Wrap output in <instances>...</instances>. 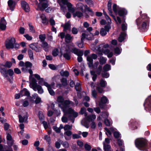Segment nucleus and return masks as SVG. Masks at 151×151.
Segmentation results:
<instances>
[{"instance_id":"f257e3e1","label":"nucleus","mask_w":151,"mask_h":151,"mask_svg":"<svg viewBox=\"0 0 151 151\" xmlns=\"http://www.w3.org/2000/svg\"><path fill=\"white\" fill-rule=\"evenodd\" d=\"M57 102L59 107L63 111L65 116L68 117L73 123L74 122L75 118L78 115V112H75L71 108H68L70 106V105H73V103L68 100L64 101L63 97L61 96L58 97Z\"/></svg>"},{"instance_id":"f03ea898","label":"nucleus","mask_w":151,"mask_h":151,"mask_svg":"<svg viewBox=\"0 0 151 151\" xmlns=\"http://www.w3.org/2000/svg\"><path fill=\"white\" fill-rule=\"evenodd\" d=\"M136 23L138 29L140 32H145L148 30L149 25V20L147 17L146 14H144L136 20Z\"/></svg>"},{"instance_id":"7ed1b4c3","label":"nucleus","mask_w":151,"mask_h":151,"mask_svg":"<svg viewBox=\"0 0 151 151\" xmlns=\"http://www.w3.org/2000/svg\"><path fill=\"white\" fill-rule=\"evenodd\" d=\"M32 77V76H29V77L30 87L35 91H37L38 93H44V90L42 87L40 85L37 84L36 80Z\"/></svg>"},{"instance_id":"20e7f679","label":"nucleus","mask_w":151,"mask_h":151,"mask_svg":"<svg viewBox=\"0 0 151 151\" xmlns=\"http://www.w3.org/2000/svg\"><path fill=\"white\" fill-rule=\"evenodd\" d=\"M5 46L7 49H18L19 45L15 43V39L13 37H9L5 41Z\"/></svg>"},{"instance_id":"39448f33","label":"nucleus","mask_w":151,"mask_h":151,"mask_svg":"<svg viewBox=\"0 0 151 151\" xmlns=\"http://www.w3.org/2000/svg\"><path fill=\"white\" fill-rule=\"evenodd\" d=\"M136 147L140 150H144L146 147L147 141L144 138L137 139L135 142Z\"/></svg>"},{"instance_id":"423d86ee","label":"nucleus","mask_w":151,"mask_h":151,"mask_svg":"<svg viewBox=\"0 0 151 151\" xmlns=\"http://www.w3.org/2000/svg\"><path fill=\"white\" fill-rule=\"evenodd\" d=\"M112 8L113 10L116 15L118 13L120 16H124L127 14V11L126 9L120 8L116 4H114Z\"/></svg>"},{"instance_id":"0eeeda50","label":"nucleus","mask_w":151,"mask_h":151,"mask_svg":"<svg viewBox=\"0 0 151 151\" xmlns=\"http://www.w3.org/2000/svg\"><path fill=\"white\" fill-rule=\"evenodd\" d=\"M69 1V0H58L57 1L60 6L61 10H63V6L62 4L66 5L68 7V11L73 13L75 11V9L72 7V4L68 2Z\"/></svg>"},{"instance_id":"6e6552de","label":"nucleus","mask_w":151,"mask_h":151,"mask_svg":"<svg viewBox=\"0 0 151 151\" xmlns=\"http://www.w3.org/2000/svg\"><path fill=\"white\" fill-rule=\"evenodd\" d=\"M32 65V64L30 62H26L25 63L24 67L22 68V71L28 72L30 74V76H39L37 74L32 75L33 72L31 69Z\"/></svg>"},{"instance_id":"1a4fd4ad","label":"nucleus","mask_w":151,"mask_h":151,"mask_svg":"<svg viewBox=\"0 0 151 151\" xmlns=\"http://www.w3.org/2000/svg\"><path fill=\"white\" fill-rule=\"evenodd\" d=\"M107 8L109 11V15L112 16L116 22H117V21L119 24H121V18L119 17H117L116 19L115 16L112 14L111 7V0H109L108 1L107 4Z\"/></svg>"},{"instance_id":"9d476101","label":"nucleus","mask_w":151,"mask_h":151,"mask_svg":"<svg viewBox=\"0 0 151 151\" xmlns=\"http://www.w3.org/2000/svg\"><path fill=\"white\" fill-rule=\"evenodd\" d=\"M58 36H60L62 39L65 38V41L67 43L70 42L72 39V37L69 34H67L65 35V33L64 32H60Z\"/></svg>"},{"instance_id":"9b49d317","label":"nucleus","mask_w":151,"mask_h":151,"mask_svg":"<svg viewBox=\"0 0 151 151\" xmlns=\"http://www.w3.org/2000/svg\"><path fill=\"white\" fill-rule=\"evenodd\" d=\"M97 55L94 53L92 54L91 55H89L87 57V60L88 62V64L89 67H92L93 66V59H96L97 58Z\"/></svg>"},{"instance_id":"f8f14e48","label":"nucleus","mask_w":151,"mask_h":151,"mask_svg":"<svg viewBox=\"0 0 151 151\" xmlns=\"http://www.w3.org/2000/svg\"><path fill=\"white\" fill-rule=\"evenodd\" d=\"M35 4L38 5V7L40 10L41 11L44 10L48 6V2L47 1L40 2L39 4H38V2L35 0Z\"/></svg>"},{"instance_id":"ddd939ff","label":"nucleus","mask_w":151,"mask_h":151,"mask_svg":"<svg viewBox=\"0 0 151 151\" xmlns=\"http://www.w3.org/2000/svg\"><path fill=\"white\" fill-rule=\"evenodd\" d=\"M70 52L74 53L78 56H83V51L75 47H73L70 51Z\"/></svg>"},{"instance_id":"4468645a","label":"nucleus","mask_w":151,"mask_h":151,"mask_svg":"<svg viewBox=\"0 0 151 151\" xmlns=\"http://www.w3.org/2000/svg\"><path fill=\"white\" fill-rule=\"evenodd\" d=\"M34 76H32V77L35 78V80L37 79L38 80V83L39 85H40L42 86L44 85L46 87H47L49 84H48L45 81L44 79L42 78H41L40 76H34L35 77H33Z\"/></svg>"},{"instance_id":"2eb2a0df","label":"nucleus","mask_w":151,"mask_h":151,"mask_svg":"<svg viewBox=\"0 0 151 151\" xmlns=\"http://www.w3.org/2000/svg\"><path fill=\"white\" fill-rule=\"evenodd\" d=\"M28 117V114L26 112L21 115H19V122L27 123Z\"/></svg>"},{"instance_id":"dca6fc26","label":"nucleus","mask_w":151,"mask_h":151,"mask_svg":"<svg viewBox=\"0 0 151 151\" xmlns=\"http://www.w3.org/2000/svg\"><path fill=\"white\" fill-rule=\"evenodd\" d=\"M29 47L37 52H40L42 50L41 47L38 45L37 43H32L29 45Z\"/></svg>"},{"instance_id":"f3484780","label":"nucleus","mask_w":151,"mask_h":151,"mask_svg":"<svg viewBox=\"0 0 151 151\" xmlns=\"http://www.w3.org/2000/svg\"><path fill=\"white\" fill-rule=\"evenodd\" d=\"M111 68L110 65L108 64H106L103 67L104 71L102 73V76H109V74L107 71L110 70Z\"/></svg>"},{"instance_id":"a211bd4d","label":"nucleus","mask_w":151,"mask_h":151,"mask_svg":"<svg viewBox=\"0 0 151 151\" xmlns=\"http://www.w3.org/2000/svg\"><path fill=\"white\" fill-rule=\"evenodd\" d=\"M21 6L22 8L26 12H29L30 10V8L28 4L26 1H21Z\"/></svg>"},{"instance_id":"6ab92c4d","label":"nucleus","mask_w":151,"mask_h":151,"mask_svg":"<svg viewBox=\"0 0 151 151\" xmlns=\"http://www.w3.org/2000/svg\"><path fill=\"white\" fill-rule=\"evenodd\" d=\"M110 27L109 26L105 25L104 28H101L100 31V35L102 36L105 35L107 32L109 31Z\"/></svg>"},{"instance_id":"aec40b11","label":"nucleus","mask_w":151,"mask_h":151,"mask_svg":"<svg viewBox=\"0 0 151 151\" xmlns=\"http://www.w3.org/2000/svg\"><path fill=\"white\" fill-rule=\"evenodd\" d=\"M63 57L66 59L68 60L71 58V54L70 50L68 49H66L65 50V52L63 54Z\"/></svg>"},{"instance_id":"412c9836","label":"nucleus","mask_w":151,"mask_h":151,"mask_svg":"<svg viewBox=\"0 0 151 151\" xmlns=\"http://www.w3.org/2000/svg\"><path fill=\"white\" fill-rule=\"evenodd\" d=\"M6 21L4 19V17H3L1 18L0 22V28L1 29L3 30H5L6 28Z\"/></svg>"},{"instance_id":"4be33fe9","label":"nucleus","mask_w":151,"mask_h":151,"mask_svg":"<svg viewBox=\"0 0 151 151\" xmlns=\"http://www.w3.org/2000/svg\"><path fill=\"white\" fill-rule=\"evenodd\" d=\"M72 132L70 130L65 131L64 133V136L65 139L66 140H69L71 138Z\"/></svg>"},{"instance_id":"5701e85b","label":"nucleus","mask_w":151,"mask_h":151,"mask_svg":"<svg viewBox=\"0 0 151 151\" xmlns=\"http://www.w3.org/2000/svg\"><path fill=\"white\" fill-rule=\"evenodd\" d=\"M41 43V44H40V45L43 48V49L45 52L48 51L49 46L48 45V43L46 41L42 42Z\"/></svg>"},{"instance_id":"b1692460","label":"nucleus","mask_w":151,"mask_h":151,"mask_svg":"<svg viewBox=\"0 0 151 151\" xmlns=\"http://www.w3.org/2000/svg\"><path fill=\"white\" fill-rule=\"evenodd\" d=\"M85 118L88 122H93V121L96 118V116L94 114H92L87 116V113H85Z\"/></svg>"},{"instance_id":"393cba45","label":"nucleus","mask_w":151,"mask_h":151,"mask_svg":"<svg viewBox=\"0 0 151 151\" xmlns=\"http://www.w3.org/2000/svg\"><path fill=\"white\" fill-rule=\"evenodd\" d=\"M61 26L63 27V30L65 31L67 30H70L71 24L69 21L66 22L64 25L62 24Z\"/></svg>"},{"instance_id":"a878e982","label":"nucleus","mask_w":151,"mask_h":151,"mask_svg":"<svg viewBox=\"0 0 151 151\" xmlns=\"http://www.w3.org/2000/svg\"><path fill=\"white\" fill-rule=\"evenodd\" d=\"M30 93L26 88H24L21 90L19 93V97L21 96H29Z\"/></svg>"},{"instance_id":"bb28decb","label":"nucleus","mask_w":151,"mask_h":151,"mask_svg":"<svg viewBox=\"0 0 151 151\" xmlns=\"http://www.w3.org/2000/svg\"><path fill=\"white\" fill-rule=\"evenodd\" d=\"M108 99L105 96H103L101 98V102L99 103V105L101 107H103L102 104H104L107 103L108 102Z\"/></svg>"},{"instance_id":"cd10ccee","label":"nucleus","mask_w":151,"mask_h":151,"mask_svg":"<svg viewBox=\"0 0 151 151\" xmlns=\"http://www.w3.org/2000/svg\"><path fill=\"white\" fill-rule=\"evenodd\" d=\"M8 4L10 9L12 11H13L14 10V8L15 5V2L12 0H9L8 1Z\"/></svg>"},{"instance_id":"c85d7f7f","label":"nucleus","mask_w":151,"mask_h":151,"mask_svg":"<svg viewBox=\"0 0 151 151\" xmlns=\"http://www.w3.org/2000/svg\"><path fill=\"white\" fill-rule=\"evenodd\" d=\"M104 129L106 131V134L108 137L111 135V131L113 132L115 130H116V129L115 128H114L113 127H111L110 128V129H109L106 127H105L104 128Z\"/></svg>"},{"instance_id":"c756f323","label":"nucleus","mask_w":151,"mask_h":151,"mask_svg":"<svg viewBox=\"0 0 151 151\" xmlns=\"http://www.w3.org/2000/svg\"><path fill=\"white\" fill-rule=\"evenodd\" d=\"M126 35V33L124 32H121L118 38L119 41L120 42H122L124 40Z\"/></svg>"},{"instance_id":"7c9ffc66","label":"nucleus","mask_w":151,"mask_h":151,"mask_svg":"<svg viewBox=\"0 0 151 151\" xmlns=\"http://www.w3.org/2000/svg\"><path fill=\"white\" fill-rule=\"evenodd\" d=\"M54 85L52 84H49V86L46 87L47 88V89L50 94L52 96H53L55 94V93L53 90L52 89V87Z\"/></svg>"},{"instance_id":"2f4dec72","label":"nucleus","mask_w":151,"mask_h":151,"mask_svg":"<svg viewBox=\"0 0 151 151\" xmlns=\"http://www.w3.org/2000/svg\"><path fill=\"white\" fill-rule=\"evenodd\" d=\"M104 53L105 55H107L108 58H111L113 55L112 52H110V50L108 49L104 50Z\"/></svg>"},{"instance_id":"473e14b6","label":"nucleus","mask_w":151,"mask_h":151,"mask_svg":"<svg viewBox=\"0 0 151 151\" xmlns=\"http://www.w3.org/2000/svg\"><path fill=\"white\" fill-rule=\"evenodd\" d=\"M96 50L97 51L99 52L101 55H102V52L104 50V49L103 47V44H101L98 46L96 47L95 48Z\"/></svg>"},{"instance_id":"72a5a7b5","label":"nucleus","mask_w":151,"mask_h":151,"mask_svg":"<svg viewBox=\"0 0 151 151\" xmlns=\"http://www.w3.org/2000/svg\"><path fill=\"white\" fill-rule=\"evenodd\" d=\"M84 6V5L81 2L78 3L76 4V7L78 9H80L82 12H83L84 11L83 9Z\"/></svg>"},{"instance_id":"f704fd0d","label":"nucleus","mask_w":151,"mask_h":151,"mask_svg":"<svg viewBox=\"0 0 151 151\" xmlns=\"http://www.w3.org/2000/svg\"><path fill=\"white\" fill-rule=\"evenodd\" d=\"M39 37L40 40L38 41V42H41L45 41L46 36L45 34H41L40 35Z\"/></svg>"},{"instance_id":"c9c22d12","label":"nucleus","mask_w":151,"mask_h":151,"mask_svg":"<svg viewBox=\"0 0 151 151\" xmlns=\"http://www.w3.org/2000/svg\"><path fill=\"white\" fill-rule=\"evenodd\" d=\"M104 148V151H111V146L109 144H105L103 143Z\"/></svg>"},{"instance_id":"e433bc0d","label":"nucleus","mask_w":151,"mask_h":151,"mask_svg":"<svg viewBox=\"0 0 151 151\" xmlns=\"http://www.w3.org/2000/svg\"><path fill=\"white\" fill-rule=\"evenodd\" d=\"M83 15L82 13L79 11H77L73 14V15L74 17H81Z\"/></svg>"},{"instance_id":"4c0bfd02","label":"nucleus","mask_w":151,"mask_h":151,"mask_svg":"<svg viewBox=\"0 0 151 151\" xmlns=\"http://www.w3.org/2000/svg\"><path fill=\"white\" fill-rule=\"evenodd\" d=\"M38 116L41 122L44 121L45 117L42 112L39 111V112Z\"/></svg>"},{"instance_id":"58836bf2","label":"nucleus","mask_w":151,"mask_h":151,"mask_svg":"<svg viewBox=\"0 0 151 151\" xmlns=\"http://www.w3.org/2000/svg\"><path fill=\"white\" fill-rule=\"evenodd\" d=\"M100 63L101 65L105 64L106 61V59L103 56H101L99 60Z\"/></svg>"},{"instance_id":"ea45409f","label":"nucleus","mask_w":151,"mask_h":151,"mask_svg":"<svg viewBox=\"0 0 151 151\" xmlns=\"http://www.w3.org/2000/svg\"><path fill=\"white\" fill-rule=\"evenodd\" d=\"M12 65V63L11 62L7 61L6 62L4 65H1L9 68L11 67Z\"/></svg>"},{"instance_id":"a19ab883","label":"nucleus","mask_w":151,"mask_h":151,"mask_svg":"<svg viewBox=\"0 0 151 151\" xmlns=\"http://www.w3.org/2000/svg\"><path fill=\"white\" fill-rule=\"evenodd\" d=\"M72 125L66 124L64 127V129L65 131L70 130L72 129Z\"/></svg>"},{"instance_id":"79ce46f5","label":"nucleus","mask_w":151,"mask_h":151,"mask_svg":"<svg viewBox=\"0 0 151 151\" xmlns=\"http://www.w3.org/2000/svg\"><path fill=\"white\" fill-rule=\"evenodd\" d=\"M29 57L31 60L33 59V53L32 50L29 49L28 50Z\"/></svg>"},{"instance_id":"37998d69","label":"nucleus","mask_w":151,"mask_h":151,"mask_svg":"<svg viewBox=\"0 0 151 151\" xmlns=\"http://www.w3.org/2000/svg\"><path fill=\"white\" fill-rule=\"evenodd\" d=\"M84 8V9L85 11H88L91 12L92 14H93V12L92 10L87 5H85Z\"/></svg>"},{"instance_id":"c03bdc74","label":"nucleus","mask_w":151,"mask_h":151,"mask_svg":"<svg viewBox=\"0 0 151 151\" xmlns=\"http://www.w3.org/2000/svg\"><path fill=\"white\" fill-rule=\"evenodd\" d=\"M40 18L42 20V22L43 23H46L47 22V20L45 15L42 14L40 16Z\"/></svg>"},{"instance_id":"a18cd8bd","label":"nucleus","mask_w":151,"mask_h":151,"mask_svg":"<svg viewBox=\"0 0 151 151\" xmlns=\"http://www.w3.org/2000/svg\"><path fill=\"white\" fill-rule=\"evenodd\" d=\"M6 71L7 70L5 68L0 66V72L2 74L6 76Z\"/></svg>"},{"instance_id":"49530a36","label":"nucleus","mask_w":151,"mask_h":151,"mask_svg":"<svg viewBox=\"0 0 151 151\" xmlns=\"http://www.w3.org/2000/svg\"><path fill=\"white\" fill-rule=\"evenodd\" d=\"M14 71L12 69H9L7 70L6 74V76L9 75V76H13L14 74Z\"/></svg>"},{"instance_id":"de8ad7c7","label":"nucleus","mask_w":151,"mask_h":151,"mask_svg":"<svg viewBox=\"0 0 151 151\" xmlns=\"http://www.w3.org/2000/svg\"><path fill=\"white\" fill-rule=\"evenodd\" d=\"M19 127L20 128V129H21V131H20L19 132V133L21 134V135H22L24 132V124L23 123L21 124H19Z\"/></svg>"},{"instance_id":"09e8293b","label":"nucleus","mask_w":151,"mask_h":151,"mask_svg":"<svg viewBox=\"0 0 151 151\" xmlns=\"http://www.w3.org/2000/svg\"><path fill=\"white\" fill-rule=\"evenodd\" d=\"M59 53V50L58 49L56 48L53 50L52 52V55L54 56H56Z\"/></svg>"},{"instance_id":"8fccbe9b","label":"nucleus","mask_w":151,"mask_h":151,"mask_svg":"<svg viewBox=\"0 0 151 151\" xmlns=\"http://www.w3.org/2000/svg\"><path fill=\"white\" fill-rule=\"evenodd\" d=\"M105 18L107 22L108 25L107 26H109L110 27V25L111 24V18L108 16H106Z\"/></svg>"},{"instance_id":"3c124183","label":"nucleus","mask_w":151,"mask_h":151,"mask_svg":"<svg viewBox=\"0 0 151 151\" xmlns=\"http://www.w3.org/2000/svg\"><path fill=\"white\" fill-rule=\"evenodd\" d=\"M61 76H69V73L66 71H64L63 70H61L60 73Z\"/></svg>"},{"instance_id":"603ef678","label":"nucleus","mask_w":151,"mask_h":151,"mask_svg":"<svg viewBox=\"0 0 151 151\" xmlns=\"http://www.w3.org/2000/svg\"><path fill=\"white\" fill-rule=\"evenodd\" d=\"M114 51L115 54H117V55L120 54L121 52V50L118 47H116L114 50Z\"/></svg>"},{"instance_id":"864d4df0","label":"nucleus","mask_w":151,"mask_h":151,"mask_svg":"<svg viewBox=\"0 0 151 151\" xmlns=\"http://www.w3.org/2000/svg\"><path fill=\"white\" fill-rule=\"evenodd\" d=\"M61 140L60 139H58V141H57L55 143V147L58 149L60 147V142H61Z\"/></svg>"},{"instance_id":"5fc2aeb1","label":"nucleus","mask_w":151,"mask_h":151,"mask_svg":"<svg viewBox=\"0 0 151 151\" xmlns=\"http://www.w3.org/2000/svg\"><path fill=\"white\" fill-rule=\"evenodd\" d=\"M85 1L90 6H93V2L92 0H85Z\"/></svg>"},{"instance_id":"6e6d98bb","label":"nucleus","mask_w":151,"mask_h":151,"mask_svg":"<svg viewBox=\"0 0 151 151\" xmlns=\"http://www.w3.org/2000/svg\"><path fill=\"white\" fill-rule=\"evenodd\" d=\"M86 39L88 40H92L94 39L93 37L92 34H91L90 35H87Z\"/></svg>"},{"instance_id":"4d7b16f0","label":"nucleus","mask_w":151,"mask_h":151,"mask_svg":"<svg viewBox=\"0 0 151 151\" xmlns=\"http://www.w3.org/2000/svg\"><path fill=\"white\" fill-rule=\"evenodd\" d=\"M109 114L107 112H104L102 113V114L101 115V116H102V118H106L107 117L109 116Z\"/></svg>"},{"instance_id":"13d9d810","label":"nucleus","mask_w":151,"mask_h":151,"mask_svg":"<svg viewBox=\"0 0 151 151\" xmlns=\"http://www.w3.org/2000/svg\"><path fill=\"white\" fill-rule=\"evenodd\" d=\"M122 29L123 31H125L127 30V24L126 23H123L122 24Z\"/></svg>"},{"instance_id":"bf43d9fd","label":"nucleus","mask_w":151,"mask_h":151,"mask_svg":"<svg viewBox=\"0 0 151 151\" xmlns=\"http://www.w3.org/2000/svg\"><path fill=\"white\" fill-rule=\"evenodd\" d=\"M5 79L8 80L11 83H12L13 80L12 76H5Z\"/></svg>"},{"instance_id":"052dcab7","label":"nucleus","mask_w":151,"mask_h":151,"mask_svg":"<svg viewBox=\"0 0 151 151\" xmlns=\"http://www.w3.org/2000/svg\"><path fill=\"white\" fill-rule=\"evenodd\" d=\"M105 124L107 126H109L112 123L107 119H105L104 121Z\"/></svg>"},{"instance_id":"680f3d73","label":"nucleus","mask_w":151,"mask_h":151,"mask_svg":"<svg viewBox=\"0 0 151 151\" xmlns=\"http://www.w3.org/2000/svg\"><path fill=\"white\" fill-rule=\"evenodd\" d=\"M44 139L48 142L49 144H50V142L51 139L50 136L47 135H45L44 136Z\"/></svg>"},{"instance_id":"e2e57ef3","label":"nucleus","mask_w":151,"mask_h":151,"mask_svg":"<svg viewBox=\"0 0 151 151\" xmlns=\"http://www.w3.org/2000/svg\"><path fill=\"white\" fill-rule=\"evenodd\" d=\"M61 144L65 148H68L69 146V144L67 142H61Z\"/></svg>"},{"instance_id":"0e129e2a","label":"nucleus","mask_w":151,"mask_h":151,"mask_svg":"<svg viewBox=\"0 0 151 151\" xmlns=\"http://www.w3.org/2000/svg\"><path fill=\"white\" fill-rule=\"evenodd\" d=\"M102 69V66L101 65H99L96 70V73L98 75H99L100 74Z\"/></svg>"},{"instance_id":"69168bd1","label":"nucleus","mask_w":151,"mask_h":151,"mask_svg":"<svg viewBox=\"0 0 151 151\" xmlns=\"http://www.w3.org/2000/svg\"><path fill=\"white\" fill-rule=\"evenodd\" d=\"M75 88L78 91H81L80 83H76L75 86Z\"/></svg>"},{"instance_id":"338daca9","label":"nucleus","mask_w":151,"mask_h":151,"mask_svg":"<svg viewBox=\"0 0 151 151\" xmlns=\"http://www.w3.org/2000/svg\"><path fill=\"white\" fill-rule=\"evenodd\" d=\"M106 84V81L103 79L101 80L100 82V85L101 87H104Z\"/></svg>"},{"instance_id":"774afa93","label":"nucleus","mask_w":151,"mask_h":151,"mask_svg":"<svg viewBox=\"0 0 151 151\" xmlns=\"http://www.w3.org/2000/svg\"><path fill=\"white\" fill-rule=\"evenodd\" d=\"M83 42L81 41V42L79 41L77 42V46L79 47L82 48L83 47Z\"/></svg>"}]
</instances>
